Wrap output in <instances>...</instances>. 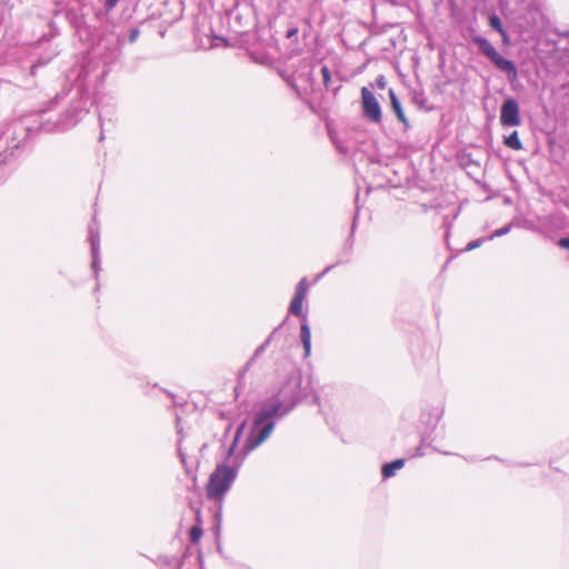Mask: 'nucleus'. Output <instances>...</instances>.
<instances>
[{"label":"nucleus","mask_w":569,"mask_h":569,"mask_svg":"<svg viewBox=\"0 0 569 569\" xmlns=\"http://www.w3.org/2000/svg\"><path fill=\"white\" fill-rule=\"evenodd\" d=\"M90 244H91V256H92V263L91 268L93 270L94 277L98 278L99 271L101 270L100 263V234L99 229L94 224H91L89 227V234H88Z\"/></svg>","instance_id":"1a4fd4ad"},{"label":"nucleus","mask_w":569,"mask_h":569,"mask_svg":"<svg viewBox=\"0 0 569 569\" xmlns=\"http://www.w3.org/2000/svg\"><path fill=\"white\" fill-rule=\"evenodd\" d=\"M297 32H298V30H297V29H290V30H288V32H287V37H288V38H291V37H293Z\"/></svg>","instance_id":"7c9ffc66"},{"label":"nucleus","mask_w":569,"mask_h":569,"mask_svg":"<svg viewBox=\"0 0 569 569\" xmlns=\"http://www.w3.org/2000/svg\"><path fill=\"white\" fill-rule=\"evenodd\" d=\"M119 0H106V8L107 10H111L117 6Z\"/></svg>","instance_id":"c85d7f7f"},{"label":"nucleus","mask_w":569,"mask_h":569,"mask_svg":"<svg viewBox=\"0 0 569 569\" xmlns=\"http://www.w3.org/2000/svg\"><path fill=\"white\" fill-rule=\"evenodd\" d=\"M387 96L390 98L391 107H400L393 90L387 87L386 78L379 76L373 83L361 89L362 107H380Z\"/></svg>","instance_id":"423d86ee"},{"label":"nucleus","mask_w":569,"mask_h":569,"mask_svg":"<svg viewBox=\"0 0 569 569\" xmlns=\"http://www.w3.org/2000/svg\"><path fill=\"white\" fill-rule=\"evenodd\" d=\"M321 74H322L325 84H328V82L330 80V71H329L328 67L323 66L321 68Z\"/></svg>","instance_id":"393cba45"},{"label":"nucleus","mask_w":569,"mask_h":569,"mask_svg":"<svg viewBox=\"0 0 569 569\" xmlns=\"http://www.w3.org/2000/svg\"><path fill=\"white\" fill-rule=\"evenodd\" d=\"M279 416L276 412V408L271 409L262 401L260 408L253 415L252 425L248 437L244 441L243 453L254 450L262 445L272 433Z\"/></svg>","instance_id":"20e7f679"},{"label":"nucleus","mask_w":569,"mask_h":569,"mask_svg":"<svg viewBox=\"0 0 569 569\" xmlns=\"http://www.w3.org/2000/svg\"><path fill=\"white\" fill-rule=\"evenodd\" d=\"M382 109H362V117L373 123H378L381 120Z\"/></svg>","instance_id":"dca6fc26"},{"label":"nucleus","mask_w":569,"mask_h":569,"mask_svg":"<svg viewBox=\"0 0 569 569\" xmlns=\"http://www.w3.org/2000/svg\"><path fill=\"white\" fill-rule=\"evenodd\" d=\"M489 24L492 29H495L496 31H498L502 38H503V41L507 42L508 41V34L507 32L505 31L503 27H502V23H501V20L498 16L493 14L490 17L489 19Z\"/></svg>","instance_id":"2eb2a0df"},{"label":"nucleus","mask_w":569,"mask_h":569,"mask_svg":"<svg viewBox=\"0 0 569 569\" xmlns=\"http://www.w3.org/2000/svg\"><path fill=\"white\" fill-rule=\"evenodd\" d=\"M302 303L303 299L293 296L289 306V312L292 313L293 316L302 318L300 327V338L305 350V357L307 358L310 356L311 351V331L307 321V315L302 313Z\"/></svg>","instance_id":"6e6552de"},{"label":"nucleus","mask_w":569,"mask_h":569,"mask_svg":"<svg viewBox=\"0 0 569 569\" xmlns=\"http://www.w3.org/2000/svg\"><path fill=\"white\" fill-rule=\"evenodd\" d=\"M510 230H511V224L509 223L502 228L495 230L488 239L491 240L493 238L502 237V236L507 234Z\"/></svg>","instance_id":"4be33fe9"},{"label":"nucleus","mask_w":569,"mask_h":569,"mask_svg":"<svg viewBox=\"0 0 569 569\" xmlns=\"http://www.w3.org/2000/svg\"><path fill=\"white\" fill-rule=\"evenodd\" d=\"M501 107H506V108H509V107H518L517 102L512 99H507L505 100V102L502 103Z\"/></svg>","instance_id":"cd10ccee"},{"label":"nucleus","mask_w":569,"mask_h":569,"mask_svg":"<svg viewBox=\"0 0 569 569\" xmlns=\"http://www.w3.org/2000/svg\"><path fill=\"white\" fill-rule=\"evenodd\" d=\"M112 113V109H103V112H100L98 114L100 127H101V133H100V140H103L104 136L103 132L106 131V118L110 117Z\"/></svg>","instance_id":"aec40b11"},{"label":"nucleus","mask_w":569,"mask_h":569,"mask_svg":"<svg viewBox=\"0 0 569 569\" xmlns=\"http://www.w3.org/2000/svg\"><path fill=\"white\" fill-rule=\"evenodd\" d=\"M413 456H415V457H423V456H425V452H423L422 448H421V447H418V448L416 449V453H415Z\"/></svg>","instance_id":"c756f323"},{"label":"nucleus","mask_w":569,"mask_h":569,"mask_svg":"<svg viewBox=\"0 0 569 569\" xmlns=\"http://www.w3.org/2000/svg\"><path fill=\"white\" fill-rule=\"evenodd\" d=\"M421 443H422V445H427V439H426V438H422Z\"/></svg>","instance_id":"72a5a7b5"},{"label":"nucleus","mask_w":569,"mask_h":569,"mask_svg":"<svg viewBox=\"0 0 569 569\" xmlns=\"http://www.w3.org/2000/svg\"><path fill=\"white\" fill-rule=\"evenodd\" d=\"M246 425V421H243L237 428L233 441L227 451L224 461L218 463L209 477L206 490L207 497L211 500H221L237 479L239 469L246 456L242 455L233 457V453L243 433Z\"/></svg>","instance_id":"f03ea898"},{"label":"nucleus","mask_w":569,"mask_h":569,"mask_svg":"<svg viewBox=\"0 0 569 569\" xmlns=\"http://www.w3.org/2000/svg\"><path fill=\"white\" fill-rule=\"evenodd\" d=\"M473 42L478 46L480 52L486 56L497 69L506 72L509 78H516L517 68L511 60L503 58L495 47L483 37H475Z\"/></svg>","instance_id":"0eeeda50"},{"label":"nucleus","mask_w":569,"mask_h":569,"mask_svg":"<svg viewBox=\"0 0 569 569\" xmlns=\"http://www.w3.org/2000/svg\"><path fill=\"white\" fill-rule=\"evenodd\" d=\"M556 46L558 49L569 51V31L559 33V39L556 41Z\"/></svg>","instance_id":"f3484780"},{"label":"nucleus","mask_w":569,"mask_h":569,"mask_svg":"<svg viewBox=\"0 0 569 569\" xmlns=\"http://www.w3.org/2000/svg\"><path fill=\"white\" fill-rule=\"evenodd\" d=\"M60 102V96H56V103H59Z\"/></svg>","instance_id":"473e14b6"},{"label":"nucleus","mask_w":569,"mask_h":569,"mask_svg":"<svg viewBox=\"0 0 569 569\" xmlns=\"http://www.w3.org/2000/svg\"><path fill=\"white\" fill-rule=\"evenodd\" d=\"M307 291H308L307 279L302 278L296 287L295 297H300L301 299H305L307 296Z\"/></svg>","instance_id":"a211bd4d"},{"label":"nucleus","mask_w":569,"mask_h":569,"mask_svg":"<svg viewBox=\"0 0 569 569\" xmlns=\"http://www.w3.org/2000/svg\"><path fill=\"white\" fill-rule=\"evenodd\" d=\"M138 36H139V30L132 29L129 34V41L134 42L137 40Z\"/></svg>","instance_id":"bb28decb"},{"label":"nucleus","mask_w":569,"mask_h":569,"mask_svg":"<svg viewBox=\"0 0 569 569\" xmlns=\"http://www.w3.org/2000/svg\"><path fill=\"white\" fill-rule=\"evenodd\" d=\"M328 136L336 147L337 151L341 154H349L357 149L361 142L358 134L351 129H347L341 123H336L333 120L325 118Z\"/></svg>","instance_id":"39448f33"},{"label":"nucleus","mask_w":569,"mask_h":569,"mask_svg":"<svg viewBox=\"0 0 569 569\" xmlns=\"http://www.w3.org/2000/svg\"><path fill=\"white\" fill-rule=\"evenodd\" d=\"M500 123L502 127H518L522 123L519 109H501Z\"/></svg>","instance_id":"9d476101"},{"label":"nucleus","mask_w":569,"mask_h":569,"mask_svg":"<svg viewBox=\"0 0 569 569\" xmlns=\"http://www.w3.org/2000/svg\"><path fill=\"white\" fill-rule=\"evenodd\" d=\"M403 466L405 459H396L391 462L385 463L381 469L383 478H390L395 476L396 471L401 469Z\"/></svg>","instance_id":"f8f14e48"},{"label":"nucleus","mask_w":569,"mask_h":569,"mask_svg":"<svg viewBox=\"0 0 569 569\" xmlns=\"http://www.w3.org/2000/svg\"><path fill=\"white\" fill-rule=\"evenodd\" d=\"M398 118V120L403 124V129L407 130L409 128V122L403 113V109H392Z\"/></svg>","instance_id":"5701e85b"},{"label":"nucleus","mask_w":569,"mask_h":569,"mask_svg":"<svg viewBox=\"0 0 569 569\" xmlns=\"http://www.w3.org/2000/svg\"><path fill=\"white\" fill-rule=\"evenodd\" d=\"M89 109H31L12 121L6 130L8 148L13 150L24 144L32 132H62L73 128Z\"/></svg>","instance_id":"f257e3e1"},{"label":"nucleus","mask_w":569,"mask_h":569,"mask_svg":"<svg viewBox=\"0 0 569 569\" xmlns=\"http://www.w3.org/2000/svg\"><path fill=\"white\" fill-rule=\"evenodd\" d=\"M281 326H278L272 330V332L268 336V338L254 350L253 355L249 359L247 366H251L268 348V346L271 343V341L276 338L279 330L281 329Z\"/></svg>","instance_id":"9b49d317"},{"label":"nucleus","mask_w":569,"mask_h":569,"mask_svg":"<svg viewBox=\"0 0 569 569\" xmlns=\"http://www.w3.org/2000/svg\"><path fill=\"white\" fill-rule=\"evenodd\" d=\"M558 246L565 249H569V237L560 238L558 240Z\"/></svg>","instance_id":"a878e982"},{"label":"nucleus","mask_w":569,"mask_h":569,"mask_svg":"<svg viewBox=\"0 0 569 569\" xmlns=\"http://www.w3.org/2000/svg\"><path fill=\"white\" fill-rule=\"evenodd\" d=\"M503 143L512 150H521L523 148L521 140L519 139L518 132L513 131L509 136L505 137Z\"/></svg>","instance_id":"4468645a"},{"label":"nucleus","mask_w":569,"mask_h":569,"mask_svg":"<svg viewBox=\"0 0 569 569\" xmlns=\"http://www.w3.org/2000/svg\"><path fill=\"white\" fill-rule=\"evenodd\" d=\"M485 241H486V238H479V239L472 240L465 247V249L462 251L468 252V251L475 250V249L479 248Z\"/></svg>","instance_id":"412c9836"},{"label":"nucleus","mask_w":569,"mask_h":569,"mask_svg":"<svg viewBox=\"0 0 569 569\" xmlns=\"http://www.w3.org/2000/svg\"><path fill=\"white\" fill-rule=\"evenodd\" d=\"M301 383V372L292 368L277 391L262 402L271 409L276 408L279 418H283L300 402L302 398Z\"/></svg>","instance_id":"7ed1b4c3"},{"label":"nucleus","mask_w":569,"mask_h":569,"mask_svg":"<svg viewBox=\"0 0 569 569\" xmlns=\"http://www.w3.org/2000/svg\"><path fill=\"white\" fill-rule=\"evenodd\" d=\"M202 528L200 526H192L189 530V537H190V541L192 543H197L199 542V540L201 539L202 537Z\"/></svg>","instance_id":"6ab92c4d"},{"label":"nucleus","mask_w":569,"mask_h":569,"mask_svg":"<svg viewBox=\"0 0 569 569\" xmlns=\"http://www.w3.org/2000/svg\"><path fill=\"white\" fill-rule=\"evenodd\" d=\"M179 458L181 460V463L183 465L184 469H186V472L189 473L190 472V468L188 467V463H187V456L184 452H182L181 448H179Z\"/></svg>","instance_id":"b1692460"},{"label":"nucleus","mask_w":569,"mask_h":569,"mask_svg":"<svg viewBox=\"0 0 569 569\" xmlns=\"http://www.w3.org/2000/svg\"><path fill=\"white\" fill-rule=\"evenodd\" d=\"M433 450H435V451H439V452H440V450H439L438 448H436V447H433ZM441 453H443V455H450V452H448V451H441Z\"/></svg>","instance_id":"2f4dec72"},{"label":"nucleus","mask_w":569,"mask_h":569,"mask_svg":"<svg viewBox=\"0 0 569 569\" xmlns=\"http://www.w3.org/2000/svg\"><path fill=\"white\" fill-rule=\"evenodd\" d=\"M351 249H352V244H349L345 252L340 256V258L337 260L336 263L333 264H330L320 274H319V278L327 274L330 270H332L335 267H337L338 264H341V263H347L349 262L350 260V254H351Z\"/></svg>","instance_id":"ddd939ff"}]
</instances>
